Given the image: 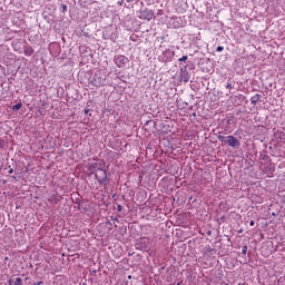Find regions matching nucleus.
I'll return each mask as SVG.
<instances>
[{
  "label": "nucleus",
  "mask_w": 285,
  "mask_h": 285,
  "mask_svg": "<svg viewBox=\"0 0 285 285\" xmlns=\"http://www.w3.org/2000/svg\"><path fill=\"white\" fill-rule=\"evenodd\" d=\"M137 250H144L145 253H148L150 250V238L148 237H141L136 243Z\"/></svg>",
  "instance_id": "nucleus-3"
},
{
  "label": "nucleus",
  "mask_w": 285,
  "mask_h": 285,
  "mask_svg": "<svg viewBox=\"0 0 285 285\" xmlns=\"http://www.w3.org/2000/svg\"><path fill=\"white\" fill-rule=\"evenodd\" d=\"M22 107H23V104L18 102L17 105H14V106L12 107V110H13V111L21 110Z\"/></svg>",
  "instance_id": "nucleus-13"
},
{
  "label": "nucleus",
  "mask_w": 285,
  "mask_h": 285,
  "mask_svg": "<svg viewBox=\"0 0 285 285\" xmlns=\"http://www.w3.org/2000/svg\"><path fill=\"white\" fill-rule=\"evenodd\" d=\"M207 253H217V250L210 246H207Z\"/></svg>",
  "instance_id": "nucleus-16"
},
{
  "label": "nucleus",
  "mask_w": 285,
  "mask_h": 285,
  "mask_svg": "<svg viewBox=\"0 0 285 285\" xmlns=\"http://www.w3.org/2000/svg\"><path fill=\"white\" fill-rule=\"evenodd\" d=\"M138 17L142 21H151V19H155V12L150 9H144Z\"/></svg>",
  "instance_id": "nucleus-5"
},
{
  "label": "nucleus",
  "mask_w": 285,
  "mask_h": 285,
  "mask_svg": "<svg viewBox=\"0 0 285 285\" xmlns=\"http://www.w3.org/2000/svg\"><path fill=\"white\" fill-rule=\"evenodd\" d=\"M128 57L124 55L115 56L114 62L116 63L117 68H126V65L128 63Z\"/></svg>",
  "instance_id": "nucleus-6"
},
{
  "label": "nucleus",
  "mask_w": 285,
  "mask_h": 285,
  "mask_svg": "<svg viewBox=\"0 0 285 285\" xmlns=\"http://www.w3.org/2000/svg\"><path fill=\"white\" fill-rule=\"evenodd\" d=\"M216 52H224V47L223 46H218L216 48Z\"/></svg>",
  "instance_id": "nucleus-18"
},
{
  "label": "nucleus",
  "mask_w": 285,
  "mask_h": 285,
  "mask_svg": "<svg viewBox=\"0 0 285 285\" xmlns=\"http://www.w3.org/2000/svg\"><path fill=\"white\" fill-rule=\"evenodd\" d=\"M246 253H248V246H243L242 248V255H246Z\"/></svg>",
  "instance_id": "nucleus-15"
},
{
  "label": "nucleus",
  "mask_w": 285,
  "mask_h": 285,
  "mask_svg": "<svg viewBox=\"0 0 285 285\" xmlns=\"http://www.w3.org/2000/svg\"><path fill=\"white\" fill-rule=\"evenodd\" d=\"M264 173H266V175H273L275 173V166H273V164H268L265 166Z\"/></svg>",
  "instance_id": "nucleus-10"
},
{
  "label": "nucleus",
  "mask_w": 285,
  "mask_h": 285,
  "mask_svg": "<svg viewBox=\"0 0 285 285\" xmlns=\"http://www.w3.org/2000/svg\"><path fill=\"white\" fill-rule=\"evenodd\" d=\"M12 179H17V176H12Z\"/></svg>",
  "instance_id": "nucleus-28"
},
{
  "label": "nucleus",
  "mask_w": 285,
  "mask_h": 285,
  "mask_svg": "<svg viewBox=\"0 0 285 285\" xmlns=\"http://www.w3.org/2000/svg\"><path fill=\"white\" fill-rule=\"evenodd\" d=\"M238 99H239V101H244V99H246V97L244 95H239Z\"/></svg>",
  "instance_id": "nucleus-22"
},
{
  "label": "nucleus",
  "mask_w": 285,
  "mask_h": 285,
  "mask_svg": "<svg viewBox=\"0 0 285 285\" xmlns=\"http://www.w3.org/2000/svg\"><path fill=\"white\" fill-rule=\"evenodd\" d=\"M165 55H170V50L165 51Z\"/></svg>",
  "instance_id": "nucleus-26"
},
{
  "label": "nucleus",
  "mask_w": 285,
  "mask_h": 285,
  "mask_svg": "<svg viewBox=\"0 0 285 285\" xmlns=\"http://www.w3.org/2000/svg\"><path fill=\"white\" fill-rule=\"evenodd\" d=\"M161 61L164 63H166V62L170 61V59L168 57L164 56V57H161Z\"/></svg>",
  "instance_id": "nucleus-19"
},
{
  "label": "nucleus",
  "mask_w": 285,
  "mask_h": 285,
  "mask_svg": "<svg viewBox=\"0 0 285 285\" xmlns=\"http://www.w3.org/2000/svg\"><path fill=\"white\" fill-rule=\"evenodd\" d=\"M87 170H88V173H90V175H95L98 170H101V164L90 163L87 166Z\"/></svg>",
  "instance_id": "nucleus-7"
},
{
  "label": "nucleus",
  "mask_w": 285,
  "mask_h": 285,
  "mask_svg": "<svg viewBox=\"0 0 285 285\" xmlns=\"http://www.w3.org/2000/svg\"><path fill=\"white\" fill-rule=\"evenodd\" d=\"M127 1V3H131V1H134V0H126Z\"/></svg>",
  "instance_id": "nucleus-27"
},
{
  "label": "nucleus",
  "mask_w": 285,
  "mask_h": 285,
  "mask_svg": "<svg viewBox=\"0 0 285 285\" xmlns=\"http://www.w3.org/2000/svg\"><path fill=\"white\" fill-rule=\"evenodd\" d=\"M118 6H124V0L118 1Z\"/></svg>",
  "instance_id": "nucleus-24"
},
{
  "label": "nucleus",
  "mask_w": 285,
  "mask_h": 285,
  "mask_svg": "<svg viewBox=\"0 0 285 285\" xmlns=\"http://www.w3.org/2000/svg\"><path fill=\"white\" fill-rule=\"evenodd\" d=\"M263 159H266V156H264Z\"/></svg>",
  "instance_id": "nucleus-29"
},
{
  "label": "nucleus",
  "mask_w": 285,
  "mask_h": 285,
  "mask_svg": "<svg viewBox=\"0 0 285 285\" xmlns=\"http://www.w3.org/2000/svg\"><path fill=\"white\" fill-rule=\"evenodd\" d=\"M249 226H255V220H250Z\"/></svg>",
  "instance_id": "nucleus-25"
},
{
  "label": "nucleus",
  "mask_w": 285,
  "mask_h": 285,
  "mask_svg": "<svg viewBox=\"0 0 285 285\" xmlns=\"http://www.w3.org/2000/svg\"><path fill=\"white\" fill-rule=\"evenodd\" d=\"M12 173H14V169H12V167L9 166V171H8V174H9V175H12Z\"/></svg>",
  "instance_id": "nucleus-23"
},
{
  "label": "nucleus",
  "mask_w": 285,
  "mask_h": 285,
  "mask_svg": "<svg viewBox=\"0 0 285 285\" xmlns=\"http://www.w3.org/2000/svg\"><path fill=\"white\" fill-rule=\"evenodd\" d=\"M98 184L100 186H108L110 184V177H108V171L104 168L99 169L96 174H94Z\"/></svg>",
  "instance_id": "nucleus-2"
},
{
  "label": "nucleus",
  "mask_w": 285,
  "mask_h": 285,
  "mask_svg": "<svg viewBox=\"0 0 285 285\" xmlns=\"http://www.w3.org/2000/svg\"><path fill=\"white\" fill-rule=\"evenodd\" d=\"M218 141H222V144H225L227 146H229L230 148H233L234 150L239 149V147L242 146V142L239 141V139H237L235 136L229 135V136H223L222 132L218 134L217 136Z\"/></svg>",
  "instance_id": "nucleus-1"
},
{
  "label": "nucleus",
  "mask_w": 285,
  "mask_h": 285,
  "mask_svg": "<svg viewBox=\"0 0 285 285\" xmlns=\"http://www.w3.org/2000/svg\"><path fill=\"white\" fill-rule=\"evenodd\" d=\"M8 285H23V279L21 277L10 278Z\"/></svg>",
  "instance_id": "nucleus-9"
},
{
  "label": "nucleus",
  "mask_w": 285,
  "mask_h": 285,
  "mask_svg": "<svg viewBox=\"0 0 285 285\" xmlns=\"http://www.w3.org/2000/svg\"><path fill=\"white\" fill-rule=\"evenodd\" d=\"M261 99H262V95H259V94H256L255 96H253V97L250 98L252 106H256L257 102H258Z\"/></svg>",
  "instance_id": "nucleus-11"
},
{
  "label": "nucleus",
  "mask_w": 285,
  "mask_h": 285,
  "mask_svg": "<svg viewBox=\"0 0 285 285\" xmlns=\"http://www.w3.org/2000/svg\"><path fill=\"white\" fill-rule=\"evenodd\" d=\"M178 61H188V56H183L181 58L178 59Z\"/></svg>",
  "instance_id": "nucleus-20"
},
{
  "label": "nucleus",
  "mask_w": 285,
  "mask_h": 285,
  "mask_svg": "<svg viewBox=\"0 0 285 285\" xmlns=\"http://www.w3.org/2000/svg\"><path fill=\"white\" fill-rule=\"evenodd\" d=\"M90 83L95 86V88H101V86H106V77L101 76V72H96Z\"/></svg>",
  "instance_id": "nucleus-4"
},
{
  "label": "nucleus",
  "mask_w": 285,
  "mask_h": 285,
  "mask_svg": "<svg viewBox=\"0 0 285 285\" xmlns=\"http://www.w3.org/2000/svg\"><path fill=\"white\" fill-rule=\"evenodd\" d=\"M24 55L26 57H32V55H35V49H32V47H24Z\"/></svg>",
  "instance_id": "nucleus-12"
},
{
  "label": "nucleus",
  "mask_w": 285,
  "mask_h": 285,
  "mask_svg": "<svg viewBox=\"0 0 285 285\" xmlns=\"http://www.w3.org/2000/svg\"><path fill=\"white\" fill-rule=\"evenodd\" d=\"M117 210H118V213H121V210H124V206L117 205Z\"/></svg>",
  "instance_id": "nucleus-21"
},
{
  "label": "nucleus",
  "mask_w": 285,
  "mask_h": 285,
  "mask_svg": "<svg viewBox=\"0 0 285 285\" xmlns=\"http://www.w3.org/2000/svg\"><path fill=\"white\" fill-rule=\"evenodd\" d=\"M61 10H62V12H68V6L61 4Z\"/></svg>",
  "instance_id": "nucleus-17"
},
{
  "label": "nucleus",
  "mask_w": 285,
  "mask_h": 285,
  "mask_svg": "<svg viewBox=\"0 0 285 285\" xmlns=\"http://www.w3.org/2000/svg\"><path fill=\"white\" fill-rule=\"evenodd\" d=\"M180 78L183 79L184 83H188L190 81V73L186 70V67L181 69Z\"/></svg>",
  "instance_id": "nucleus-8"
},
{
  "label": "nucleus",
  "mask_w": 285,
  "mask_h": 285,
  "mask_svg": "<svg viewBox=\"0 0 285 285\" xmlns=\"http://www.w3.org/2000/svg\"><path fill=\"white\" fill-rule=\"evenodd\" d=\"M226 88H227L228 90H233V89L235 88V86L233 85V81L228 80V81H227V85H226Z\"/></svg>",
  "instance_id": "nucleus-14"
}]
</instances>
